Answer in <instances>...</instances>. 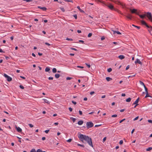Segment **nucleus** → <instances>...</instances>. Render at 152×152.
Instances as JSON below:
<instances>
[{
	"label": "nucleus",
	"instance_id": "a19ab883",
	"mask_svg": "<svg viewBox=\"0 0 152 152\" xmlns=\"http://www.w3.org/2000/svg\"><path fill=\"white\" fill-rule=\"evenodd\" d=\"M123 143V140H121L119 142V143L120 145L122 144Z\"/></svg>",
	"mask_w": 152,
	"mask_h": 152
},
{
	"label": "nucleus",
	"instance_id": "58836bf2",
	"mask_svg": "<svg viewBox=\"0 0 152 152\" xmlns=\"http://www.w3.org/2000/svg\"><path fill=\"white\" fill-rule=\"evenodd\" d=\"M66 40H70V41L73 40V39H72L69 38H68L67 37L66 39Z\"/></svg>",
	"mask_w": 152,
	"mask_h": 152
},
{
	"label": "nucleus",
	"instance_id": "7c9ffc66",
	"mask_svg": "<svg viewBox=\"0 0 152 152\" xmlns=\"http://www.w3.org/2000/svg\"><path fill=\"white\" fill-rule=\"evenodd\" d=\"M115 10L118 13L121 14V15H122V14L121 13V11H120L119 10H118L117 9H115Z\"/></svg>",
	"mask_w": 152,
	"mask_h": 152
},
{
	"label": "nucleus",
	"instance_id": "13d9d810",
	"mask_svg": "<svg viewBox=\"0 0 152 152\" xmlns=\"http://www.w3.org/2000/svg\"><path fill=\"white\" fill-rule=\"evenodd\" d=\"M79 114L80 115H82L83 114L82 112V111L80 110H79Z\"/></svg>",
	"mask_w": 152,
	"mask_h": 152
},
{
	"label": "nucleus",
	"instance_id": "a878e982",
	"mask_svg": "<svg viewBox=\"0 0 152 152\" xmlns=\"http://www.w3.org/2000/svg\"><path fill=\"white\" fill-rule=\"evenodd\" d=\"M132 26L136 28H137L138 29H139L140 28V26H135L134 24H132Z\"/></svg>",
	"mask_w": 152,
	"mask_h": 152
},
{
	"label": "nucleus",
	"instance_id": "20e7f679",
	"mask_svg": "<svg viewBox=\"0 0 152 152\" xmlns=\"http://www.w3.org/2000/svg\"><path fill=\"white\" fill-rule=\"evenodd\" d=\"M147 17L150 20V21L152 22V14L151 12H147Z\"/></svg>",
	"mask_w": 152,
	"mask_h": 152
},
{
	"label": "nucleus",
	"instance_id": "e433bc0d",
	"mask_svg": "<svg viewBox=\"0 0 152 152\" xmlns=\"http://www.w3.org/2000/svg\"><path fill=\"white\" fill-rule=\"evenodd\" d=\"M92 33H89L88 35V37H91L92 36Z\"/></svg>",
	"mask_w": 152,
	"mask_h": 152
},
{
	"label": "nucleus",
	"instance_id": "3c124183",
	"mask_svg": "<svg viewBox=\"0 0 152 152\" xmlns=\"http://www.w3.org/2000/svg\"><path fill=\"white\" fill-rule=\"evenodd\" d=\"M138 118H139V116H137L135 118H134V119L133 121H136V120H137Z\"/></svg>",
	"mask_w": 152,
	"mask_h": 152
},
{
	"label": "nucleus",
	"instance_id": "a18cd8bd",
	"mask_svg": "<svg viewBox=\"0 0 152 152\" xmlns=\"http://www.w3.org/2000/svg\"><path fill=\"white\" fill-rule=\"evenodd\" d=\"M107 139L106 137H105L104 138L103 140V142H104Z\"/></svg>",
	"mask_w": 152,
	"mask_h": 152
},
{
	"label": "nucleus",
	"instance_id": "2f4dec72",
	"mask_svg": "<svg viewBox=\"0 0 152 152\" xmlns=\"http://www.w3.org/2000/svg\"><path fill=\"white\" fill-rule=\"evenodd\" d=\"M37 152H45V151H42V150H41L40 149H38L37 151Z\"/></svg>",
	"mask_w": 152,
	"mask_h": 152
},
{
	"label": "nucleus",
	"instance_id": "bf43d9fd",
	"mask_svg": "<svg viewBox=\"0 0 152 152\" xmlns=\"http://www.w3.org/2000/svg\"><path fill=\"white\" fill-rule=\"evenodd\" d=\"M102 125V124H99V125H96L95 126V127H98L99 126H100Z\"/></svg>",
	"mask_w": 152,
	"mask_h": 152
},
{
	"label": "nucleus",
	"instance_id": "0e129e2a",
	"mask_svg": "<svg viewBox=\"0 0 152 152\" xmlns=\"http://www.w3.org/2000/svg\"><path fill=\"white\" fill-rule=\"evenodd\" d=\"M148 121L149 123H152V120H148Z\"/></svg>",
	"mask_w": 152,
	"mask_h": 152
},
{
	"label": "nucleus",
	"instance_id": "2eb2a0df",
	"mask_svg": "<svg viewBox=\"0 0 152 152\" xmlns=\"http://www.w3.org/2000/svg\"><path fill=\"white\" fill-rule=\"evenodd\" d=\"M126 17L127 18L129 19L130 20H132V16L130 14H129L128 15L126 16Z\"/></svg>",
	"mask_w": 152,
	"mask_h": 152
},
{
	"label": "nucleus",
	"instance_id": "69168bd1",
	"mask_svg": "<svg viewBox=\"0 0 152 152\" xmlns=\"http://www.w3.org/2000/svg\"><path fill=\"white\" fill-rule=\"evenodd\" d=\"M49 131V130H47L45 131V132L46 133H48Z\"/></svg>",
	"mask_w": 152,
	"mask_h": 152
},
{
	"label": "nucleus",
	"instance_id": "6e6d98bb",
	"mask_svg": "<svg viewBox=\"0 0 152 152\" xmlns=\"http://www.w3.org/2000/svg\"><path fill=\"white\" fill-rule=\"evenodd\" d=\"M70 49L72 50H75V51H77V49H75V48H71Z\"/></svg>",
	"mask_w": 152,
	"mask_h": 152
},
{
	"label": "nucleus",
	"instance_id": "a211bd4d",
	"mask_svg": "<svg viewBox=\"0 0 152 152\" xmlns=\"http://www.w3.org/2000/svg\"><path fill=\"white\" fill-rule=\"evenodd\" d=\"M77 8L79 10V11H80L81 12H84V11L83 10H82V9H81L80 8V7L79 6H77Z\"/></svg>",
	"mask_w": 152,
	"mask_h": 152
},
{
	"label": "nucleus",
	"instance_id": "09e8293b",
	"mask_svg": "<svg viewBox=\"0 0 152 152\" xmlns=\"http://www.w3.org/2000/svg\"><path fill=\"white\" fill-rule=\"evenodd\" d=\"M72 139H69L67 140V142H71Z\"/></svg>",
	"mask_w": 152,
	"mask_h": 152
},
{
	"label": "nucleus",
	"instance_id": "c9c22d12",
	"mask_svg": "<svg viewBox=\"0 0 152 152\" xmlns=\"http://www.w3.org/2000/svg\"><path fill=\"white\" fill-rule=\"evenodd\" d=\"M73 78L72 77H66V80H71Z\"/></svg>",
	"mask_w": 152,
	"mask_h": 152
},
{
	"label": "nucleus",
	"instance_id": "0eeeda50",
	"mask_svg": "<svg viewBox=\"0 0 152 152\" xmlns=\"http://www.w3.org/2000/svg\"><path fill=\"white\" fill-rule=\"evenodd\" d=\"M110 1H113L116 4H117L119 5H121L123 8H124L125 7V4H123L121 3L119 1H114L113 0H110Z\"/></svg>",
	"mask_w": 152,
	"mask_h": 152
},
{
	"label": "nucleus",
	"instance_id": "473e14b6",
	"mask_svg": "<svg viewBox=\"0 0 152 152\" xmlns=\"http://www.w3.org/2000/svg\"><path fill=\"white\" fill-rule=\"evenodd\" d=\"M139 82H140V84L141 85L143 86L144 87V86H145L144 84V83L143 82H142L141 81H140Z\"/></svg>",
	"mask_w": 152,
	"mask_h": 152
},
{
	"label": "nucleus",
	"instance_id": "72a5a7b5",
	"mask_svg": "<svg viewBox=\"0 0 152 152\" xmlns=\"http://www.w3.org/2000/svg\"><path fill=\"white\" fill-rule=\"evenodd\" d=\"M77 145L78 146H81L82 147H83V148H84L85 147L84 145H83L80 144H77Z\"/></svg>",
	"mask_w": 152,
	"mask_h": 152
},
{
	"label": "nucleus",
	"instance_id": "5701e85b",
	"mask_svg": "<svg viewBox=\"0 0 152 152\" xmlns=\"http://www.w3.org/2000/svg\"><path fill=\"white\" fill-rule=\"evenodd\" d=\"M149 97H151V96L149 95L148 92L146 93V95L145 96V98H147Z\"/></svg>",
	"mask_w": 152,
	"mask_h": 152
},
{
	"label": "nucleus",
	"instance_id": "8fccbe9b",
	"mask_svg": "<svg viewBox=\"0 0 152 152\" xmlns=\"http://www.w3.org/2000/svg\"><path fill=\"white\" fill-rule=\"evenodd\" d=\"M85 64L86 65V66L88 67V68H89L90 67V65L89 64L87 63H86Z\"/></svg>",
	"mask_w": 152,
	"mask_h": 152
},
{
	"label": "nucleus",
	"instance_id": "c756f323",
	"mask_svg": "<svg viewBox=\"0 0 152 152\" xmlns=\"http://www.w3.org/2000/svg\"><path fill=\"white\" fill-rule=\"evenodd\" d=\"M112 71V69L111 68H109L107 69V71L108 72H111Z\"/></svg>",
	"mask_w": 152,
	"mask_h": 152
},
{
	"label": "nucleus",
	"instance_id": "f3484780",
	"mask_svg": "<svg viewBox=\"0 0 152 152\" xmlns=\"http://www.w3.org/2000/svg\"><path fill=\"white\" fill-rule=\"evenodd\" d=\"M106 79L107 81H109L112 80V78L109 77H106Z\"/></svg>",
	"mask_w": 152,
	"mask_h": 152
},
{
	"label": "nucleus",
	"instance_id": "4d7b16f0",
	"mask_svg": "<svg viewBox=\"0 0 152 152\" xmlns=\"http://www.w3.org/2000/svg\"><path fill=\"white\" fill-rule=\"evenodd\" d=\"M105 39V37L104 36H102L101 37V39L102 40H104Z\"/></svg>",
	"mask_w": 152,
	"mask_h": 152
},
{
	"label": "nucleus",
	"instance_id": "423d86ee",
	"mask_svg": "<svg viewBox=\"0 0 152 152\" xmlns=\"http://www.w3.org/2000/svg\"><path fill=\"white\" fill-rule=\"evenodd\" d=\"M105 5L108 7L110 10H115V9L114 8L113 6L111 4H105Z\"/></svg>",
	"mask_w": 152,
	"mask_h": 152
},
{
	"label": "nucleus",
	"instance_id": "680f3d73",
	"mask_svg": "<svg viewBox=\"0 0 152 152\" xmlns=\"http://www.w3.org/2000/svg\"><path fill=\"white\" fill-rule=\"evenodd\" d=\"M72 103H73L74 104H77V102H76L74 101H72Z\"/></svg>",
	"mask_w": 152,
	"mask_h": 152
},
{
	"label": "nucleus",
	"instance_id": "c85d7f7f",
	"mask_svg": "<svg viewBox=\"0 0 152 152\" xmlns=\"http://www.w3.org/2000/svg\"><path fill=\"white\" fill-rule=\"evenodd\" d=\"M152 149V147H149L146 149V151H149L151 150Z\"/></svg>",
	"mask_w": 152,
	"mask_h": 152
},
{
	"label": "nucleus",
	"instance_id": "338daca9",
	"mask_svg": "<svg viewBox=\"0 0 152 152\" xmlns=\"http://www.w3.org/2000/svg\"><path fill=\"white\" fill-rule=\"evenodd\" d=\"M69 110L70 111V112H72V109L71 107H69Z\"/></svg>",
	"mask_w": 152,
	"mask_h": 152
},
{
	"label": "nucleus",
	"instance_id": "4c0bfd02",
	"mask_svg": "<svg viewBox=\"0 0 152 152\" xmlns=\"http://www.w3.org/2000/svg\"><path fill=\"white\" fill-rule=\"evenodd\" d=\"M60 9L63 12H64L65 11V10L63 7H60Z\"/></svg>",
	"mask_w": 152,
	"mask_h": 152
},
{
	"label": "nucleus",
	"instance_id": "79ce46f5",
	"mask_svg": "<svg viewBox=\"0 0 152 152\" xmlns=\"http://www.w3.org/2000/svg\"><path fill=\"white\" fill-rule=\"evenodd\" d=\"M126 119L125 118L119 121V123H121L123 121H124Z\"/></svg>",
	"mask_w": 152,
	"mask_h": 152
},
{
	"label": "nucleus",
	"instance_id": "b1692460",
	"mask_svg": "<svg viewBox=\"0 0 152 152\" xmlns=\"http://www.w3.org/2000/svg\"><path fill=\"white\" fill-rule=\"evenodd\" d=\"M52 72L53 73H56L57 72L56 69V68H53L52 69Z\"/></svg>",
	"mask_w": 152,
	"mask_h": 152
},
{
	"label": "nucleus",
	"instance_id": "f8f14e48",
	"mask_svg": "<svg viewBox=\"0 0 152 152\" xmlns=\"http://www.w3.org/2000/svg\"><path fill=\"white\" fill-rule=\"evenodd\" d=\"M139 100V98H138L134 102L133 104L132 105L135 104H138Z\"/></svg>",
	"mask_w": 152,
	"mask_h": 152
},
{
	"label": "nucleus",
	"instance_id": "9b49d317",
	"mask_svg": "<svg viewBox=\"0 0 152 152\" xmlns=\"http://www.w3.org/2000/svg\"><path fill=\"white\" fill-rule=\"evenodd\" d=\"M38 8L44 11H45L47 9V8L45 7H42L40 6H38Z\"/></svg>",
	"mask_w": 152,
	"mask_h": 152
},
{
	"label": "nucleus",
	"instance_id": "c03bdc74",
	"mask_svg": "<svg viewBox=\"0 0 152 152\" xmlns=\"http://www.w3.org/2000/svg\"><path fill=\"white\" fill-rule=\"evenodd\" d=\"M19 87L20 88L22 89H24V87L22 85H20L19 86Z\"/></svg>",
	"mask_w": 152,
	"mask_h": 152
},
{
	"label": "nucleus",
	"instance_id": "39448f33",
	"mask_svg": "<svg viewBox=\"0 0 152 152\" xmlns=\"http://www.w3.org/2000/svg\"><path fill=\"white\" fill-rule=\"evenodd\" d=\"M4 76L5 78L7 79V80L8 81L10 82L12 80V77L9 76L6 74L4 73Z\"/></svg>",
	"mask_w": 152,
	"mask_h": 152
},
{
	"label": "nucleus",
	"instance_id": "5fc2aeb1",
	"mask_svg": "<svg viewBox=\"0 0 152 152\" xmlns=\"http://www.w3.org/2000/svg\"><path fill=\"white\" fill-rule=\"evenodd\" d=\"M79 42H81L82 44H84V41L83 40H79Z\"/></svg>",
	"mask_w": 152,
	"mask_h": 152
},
{
	"label": "nucleus",
	"instance_id": "052dcab7",
	"mask_svg": "<svg viewBox=\"0 0 152 152\" xmlns=\"http://www.w3.org/2000/svg\"><path fill=\"white\" fill-rule=\"evenodd\" d=\"M129 68V65H128L126 67V70H128Z\"/></svg>",
	"mask_w": 152,
	"mask_h": 152
},
{
	"label": "nucleus",
	"instance_id": "ddd939ff",
	"mask_svg": "<svg viewBox=\"0 0 152 152\" xmlns=\"http://www.w3.org/2000/svg\"><path fill=\"white\" fill-rule=\"evenodd\" d=\"M138 15L142 19H143L145 17V16H146V15L145 14H144V15H139V14L138 13V15Z\"/></svg>",
	"mask_w": 152,
	"mask_h": 152
},
{
	"label": "nucleus",
	"instance_id": "f704fd0d",
	"mask_svg": "<svg viewBox=\"0 0 152 152\" xmlns=\"http://www.w3.org/2000/svg\"><path fill=\"white\" fill-rule=\"evenodd\" d=\"M136 74H134L132 75H130L128 77V78H130V77H134L135 76Z\"/></svg>",
	"mask_w": 152,
	"mask_h": 152
},
{
	"label": "nucleus",
	"instance_id": "f257e3e1",
	"mask_svg": "<svg viewBox=\"0 0 152 152\" xmlns=\"http://www.w3.org/2000/svg\"><path fill=\"white\" fill-rule=\"evenodd\" d=\"M78 137L79 138L80 140L82 142L83 140H85L86 141L88 144L92 147H93L91 138L89 137L88 136H86L80 133L78 136Z\"/></svg>",
	"mask_w": 152,
	"mask_h": 152
},
{
	"label": "nucleus",
	"instance_id": "bb28decb",
	"mask_svg": "<svg viewBox=\"0 0 152 152\" xmlns=\"http://www.w3.org/2000/svg\"><path fill=\"white\" fill-rule=\"evenodd\" d=\"M144 87L145 88V92L146 93L148 92V89L145 86H144Z\"/></svg>",
	"mask_w": 152,
	"mask_h": 152
},
{
	"label": "nucleus",
	"instance_id": "37998d69",
	"mask_svg": "<svg viewBox=\"0 0 152 152\" xmlns=\"http://www.w3.org/2000/svg\"><path fill=\"white\" fill-rule=\"evenodd\" d=\"M73 17L75 18V19H77V16L76 14H75L73 15Z\"/></svg>",
	"mask_w": 152,
	"mask_h": 152
},
{
	"label": "nucleus",
	"instance_id": "603ef678",
	"mask_svg": "<svg viewBox=\"0 0 152 152\" xmlns=\"http://www.w3.org/2000/svg\"><path fill=\"white\" fill-rule=\"evenodd\" d=\"M28 125L31 128H32L34 126L31 124H29Z\"/></svg>",
	"mask_w": 152,
	"mask_h": 152
},
{
	"label": "nucleus",
	"instance_id": "7ed1b4c3",
	"mask_svg": "<svg viewBox=\"0 0 152 152\" xmlns=\"http://www.w3.org/2000/svg\"><path fill=\"white\" fill-rule=\"evenodd\" d=\"M87 128L88 129L91 128L94 126V124L92 122H88L86 123Z\"/></svg>",
	"mask_w": 152,
	"mask_h": 152
},
{
	"label": "nucleus",
	"instance_id": "cd10ccee",
	"mask_svg": "<svg viewBox=\"0 0 152 152\" xmlns=\"http://www.w3.org/2000/svg\"><path fill=\"white\" fill-rule=\"evenodd\" d=\"M63 1L67 2H71L72 3L73 2L72 0H63Z\"/></svg>",
	"mask_w": 152,
	"mask_h": 152
},
{
	"label": "nucleus",
	"instance_id": "412c9836",
	"mask_svg": "<svg viewBox=\"0 0 152 152\" xmlns=\"http://www.w3.org/2000/svg\"><path fill=\"white\" fill-rule=\"evenodd\" d=\"M50 70V69L49 67H46L45 69V71L48 72Z\"/></svg>",
	"mask_w": 152,
	"mask_h": 152
},
{
	"label": "nucleus",
	"instance_id": "1a4fd4ad",
	"mask_svg": "<svg viewBox=\"0 0 152 152\" xmlns=\"http://www.w3.org/2000/svg\"><path fill=\"white\" fill-rule=\"evenodd\" d=\"M135 63L136 64L138 63L140 64V65H141L142 64V62L140 61V60L138 58H137L136 59V60L135 61Z\"/></svg>",
	"mask_w": 152,
	"mask_h": 152
},
{
	"label": "nucleus",
	"instance_id": "6ab92c4d",
	"mask_svg": "<svg viewBox=\"0 0 152 152\" xmlns=\"http://www.w3.org/2000/svg\"><path fill=\"white\" fill-rule=\"evenodd\" d=\"M131 100V98L130 97H129L126 99V101L127 102H130Z\"/></svg>",
	"mask_w": 152,
	"mask_h": 152
},
{
	"label": "nucleus",
	"instance_id": "774afa93",
	"mask_svg": "<svg viewBox=\"0 0 152 152\" xmlns=\"http://www.w3.org/2000/svg\"><path fill=\"white\" fill-rule=\"evenodd\" d=\"M94 93H95V92L94 91H91V92H90V94L91 95H92Z\"/></svg>",
	"mask_w": 152,
	"mask_h": 152
},
{
	"label": "nucleus",
	"instance_id": "de8ad7c7",
	"mask_svg": "<svg viewBox=\"0 0 152 152\" xmlns=\"http://www.w3.org/2000/svg\"><path fill=\"white\" fill-rule=\"evenodd\" d=\"M23 1H26L27 2H32V0H23Z\"/></svg>",
	"mask_w": 152,
	"mask_h": 152
},
{
	"label": "nucleus",
	"instance_id": "393cba45",
	"mask_svg": "<svg viewBox=\"0 0 152 152\" xmlns=\"http://www.w3.org/2000/svg\"><path fill=\"white\" fill-rule=\"evenodd\" d=\"M70 119H71L73 121V122H75L76 120V118H73V117H71Z\"/></svg>",
	"mask_w": 152,
	"mask_h": 152
},
{
	"label": "nucleus",
	"instance_id": "f03ea898",
	"mask_svg": "<svg viewBox=\"0 0 152 152\" xmlns=\"http://www.w3.org/2000/svg\"><path fill=\"white\" fill-rule=\"evenodd\" d=\"M141 23L143 25L145 26L148 28V31L151 35H152V26L148 25L147 23L144 20H142L141 21Z\"/></svg>",
	"mask_w": 152,
	"mask_h": 152
},
{
	"label": "nucleus",
	"instance_id": "dca6fc26",
	"mask_svg": "<svg viewBox=\"0 0 152 152\" xmlns=\"http://www.w3.org/2000/svg\"><path fill=\"white\" fill-rule=\"evenodd\" d=\"M83 122L82 120H80L78 121L77 124L79 125H81L83 124Z\"/></svg>",
	"mask_w": 152,
	"mask_h": 152
},
{
	"label": "nucleus",
	"instance_id": "4be33fe9",
	"mask_svg": "<svg viewBox=\"0 0 152 152\" xmlns=\"http://www.w3.org/2000/svg\"><path fill=\"white\" fill-rule=\"evenodd\" d=\"M43 100L45 102L48 103V104H49V102L46 99H43Z\"/></svg>",
	"mask_w": 152,
	"mask_h": 152
},
{
	"label": "nucleus",
	"instance_id": "864d4df0",
	"mask_svg": "<svg viewBox=\"0 0 152 152\" xmlns=\"http://www.w3.org/2000/svg\"><path fill=\"white\" fill-rule=\"evenodd\" d=\"M48 79L49 80H53V77H48Z\"/></svg>",
	"mask_w": 152,
	"mask_h": 152
},
{
	"label": "nucleus",
	"instance_id": "49530a36",
	"mask_svg": "<svg viewBox=\"0 0 152 152\" xmlns=\"http://www.w3.org/2000/svg\"><path fill=\"white\" fill-rule=\"evenodd\" d=\"M111 116L112 117H116L117 116V115L116 114H114L112 115Z\"/></svg>",
	"mask_w": 152,
	"mask_h": 152
},
{
	"label": "nucleus",
	"instance_id": "aec40b11",
	"mask_svg": "<svg viewBox=\"0 0 152 152\" xmlns=\"http://www.w3.org/2000/svg\"><path fill=\"white\" fill-rule=\"evenodd\" d=\"M60 75L58 74H56L55 75V77L56 78H58L60 77Z\"/></svg>",
	"mask_w": 152,
	"mask_h": 152
},
{
	"label": "nucleus",
	"instance_id": "9d476101",
	"mask_svg": "<svg viewBox=\"0 0 152 152\" xmlns=\"http://www.w3.org/2000/svg\"><path fill=\"white\" fill-rule=\"evenodd\" d=\"M15 128L18 132H22V130L20 127H17L16 126Z\"/></svg>",
	"mask_w": 152,
	"mask_h": 152
},
{
	"label": "nucleus",
	"instance_id": "ea45409f",
	"mask_svg": "<svg viewBox=\"0 0 152 152\" xmlns=\"http://www.w3.org/2000/svg\"><path fill=\"white\" fill-rule=\"evenodd\" d=\"M30 152H36V151L33 148L31 149Z\"/></svg>",
	"mask_w": 152,
	"mask_h": 152
},
{
	"label": "nucleus",
	"instance_id": "4468645a",
	"mask_svg": "<svg viewBox=\"0 0 152 152\" xmlns=\"http://www.w3.org/2000/svg\"><path fill=\"white\" fill-rule=\"evenodd\" d=\"M118 58L122 60L125 58V56L123 55H120L118 57Z\"/></svg>",
	"mask_w": 152,
	"mask_h": 152
},
{
	"label": "nucleus",
	"instance_id": "6e6552de",
	"mask_svg": "<svg viewBox=\"0 0 152 152\" xmlns=\"http://www.w3.org/2000/svg\"><path fill=\"white\" fill-rule=\"evenodd\" d=\"M130 10L131 11V12L132 13H135L137 15H138V13L137 12V10L135 9H134L133 10H132L131 9H130Z\"/></svg>",
	"mask_w": 152,
	"mask_h": 152
},
{
	"label": "nucleus",
	"instance_id": "e2e57ef3",
	"mask_svg": "<svg viewBox=\"0 0 152 152\" xmlns=\"http://www.w3.org/2000/svg\"><path fill=\"white\" fill-rule=\"evenodd\" d=\"M17 138L18 139H19L18 142H21V141L20 140L21 139V138L19 137H17Z\"/></svg>",
	"mask_w": 152,
	"mask_h": 152
}]
</instances>
